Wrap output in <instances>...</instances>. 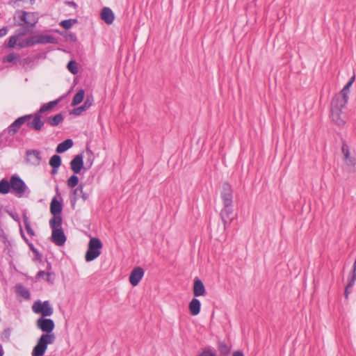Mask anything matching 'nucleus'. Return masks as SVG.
Wrapping results in <instances>:
<instances>
[{"instance_id":"5fc2aeb1","label":"nucleus","mask_w":356,"mask_h":356,"mask_svg":"<svg viewBox=\"0 0 356 356\" xmlns=\"http://www.w3.org/2000/svg\"><path fill=\"white\" fill-rule=\"evenodd\" d=\"M3 350L2 346L0 344V356H3Z\"/></svg>"},{"instance_id":"7c9ffc66","label":"nucleus","mask_w":356,"mask_h":356,"mask_svg":"<svg viewBox=\"0 0 356 356\" xmlns=\"http://www.w3.org/2000/svg\"><path fill=\"white\" fill-rule=\"evenodd\" d=\"M49 165L53 168H58L59 166L61 165L60 156L56 154L52 156L49 160Z\"/></svg>"},{"instance_id":"4d7b16f0","label":"nucleus","mask_w":356,"mask_h":356,"mask_svg":"<svg viewBox=\"0 0 356 356\" xmlns=\"http://www.w3.org/2000/svg\"><path fill=\"white\" fill-rule=\"evenodd\" d=\"M17 25H18V26H22V24H21V23H17Z\"/></svg>"},{"instance_id":"4be33fe9","label":"nucleus","mask_w":356,"mask_h":356,"mask_svg":"<svg viewBox=\"0 0 356 356\" xmlns=\"http://www.w3.org/2000/svg\"><path fill=\"white\" fill-rule=\"evenodd\" d=\"M200 302L196 298H193L190 302L188 307L191 315L196 316L200 312Z\"/></svg>"},{"instance_id":"1a4fd4ad","label":"nucleus","mask_w":356,"mask_h":356,"mask_svg":"<svg viewBox=\"0 0 356 356\" xmlns=\"http://www.w3.org/2000/svg\"><path fill=\"white\" fill-rule=\"evenodd\" d=\"M341 151L344 156L346 164L351 168H354L356 165V159L350 156V149L346 142H343L341 147Z\"/></svg>"},{"instance_id":"bb28decb","label":"nucleus","mask_w":356,"mask_h":356,"mask_svg":"<svg viewBox=\"0 0 356 356\" xmlns=\"http://www.w3.org/2000/svg\"><path fill=\"white\" fill-rule=\"evenodd\" d=\"M85 92L83 90L81 89L79 90L74 96L72 102V106H76L80 104L84 98Z\"/></svg>"},{"instance_id":"4c0bfd02","label":"nucleus","mask_w":356,"mask_h":356,"mask_svg":"<svg viewBox=\"0 0 356 356\" xmlns=\"http://www.w3.org/2000/svg\"><path fill=\"white\" fill-rule=\"evenodd\" d=\"M78 182H79V178L77 177V176L72 175L67 180V186L70 188H74L78 184Z\"/></svg>"},{"instance_id":"37998d69","label":"nucleus","mask_w":356,"mask_h":356,"mask_svg":"<svg viewBox=\"0 0 356 356\" xmlns=\"http://www.w3.org/2000/svg\"><path fill=\"white\" fill-rule=\"evenodd\" d=\"M87 109L82 105L81 106H79L74 109L72 110L71 112V114H73L74 115H81L83 111H86Z\"/></svg>"},{"instance_id":"aec40b11","label":"nucleus","mask_w":356,"mask_h":356,"mask_svg":"<svg viewBox=\"0 0 356 356\" xmlns=\"http://www.w3.org/2000/svg\"><path fill=\"white\" fill-rule=\"evenodd\" d=\"M62 209L61 203L56 198H54L50 204L51 213L53 216H59L62 212Z\"/></svg>"},{"instance_id":"a878e982","label":"nucleus","mask_w":356,"mask_h":356,"mask_svg":"<svg viewBox=\"0 0 356 356\" xmlns=\"http://www.w3.org/2000/svg\"><path fill=\"white\" fill-rule=\"evenodd\" d=\"M47 349V347L37 344L33 347L32 356H43Z\"/></svg>"},{"instance_id":"2f4dec72","label":"nucleus","mask_w":356,"mask_h":356,"mask_svg":"<svg viewBox=\"0 0 356 356\" xmlns=\"http://www.w3.org/2000/svg\"><path fill=\"white\" fill-rule=\"evenodd\" d=\"M218 350L221 355H227L230 352V348L224 342L218 343Z\"/></svg>"},{"instance_id":"ea45409f","label":"nucleus","mask_w":356,"mask_h":356,"mask_svg":"<svg viewBox=\"0 0 356 356\" xmlns=\"http://www.w3.org/2000/svg\"><path fill=\"white\" fill-rule=\"evenodd\" d=\"M76 22V20H72V19H66V20H63L60 23V25L65 29H70L73 24Z\"/></svg>"},{"instance_id":"3c124183","label":"nucleus","mask_w":356,"mask_h":356,"mask_svg":"<svg viewBox=\"0 0 356 356\" xmlns=\"http://www.w3.org/2000/svg\"><path fill=\"white\" fill-rule=\"evenodd\" d=\"M232 356H243V354L240 351L234 352Z\"/></svg>"},{"instance_id":"8fccbe9b","label":"nucleus","mask_w":356,"mask_h":356,"mask_svg":"<svg viewBox=\"0 0 356 356\" xmlns=\"http://www.w3.org/2000/svg\"><path fill=\"white\" fill-rule=\"evenodd\" d=\"M88 193H86L83 191V193H81V197L84 200L86 201L88 198Z\"/></svg>"},{"instance_id":"5701e85b","label":"nucleus","mask_w":356,"mask_h":356,"mask_svg":"<svg viewBox=\"0 0 356 356\" xmlns=\"http://www.w3.org/2000/svg\"><path fill=\"white\" fill-rule=\"evenodd\" d=\"M73 146V141L72 139H67L64 140L63 142L58 144V145L56 147V152L57 153H63L70 148H71Z\"/></svg>"},{"instance_id":"423d86ee","label":"nucleus","mask_w":356,"mask_h":356,"mask_svg":"<svg viewBox=\"0 0 356 356\" xmlns=\"http://www.w3.org/2000/svg\"><path fill=\"white\" fill-rule=\"evenodd\" d=\"M221 199L224 206H232L233 192L231 186L227 183L222 184Z\"/></svg>"},{"instance_id":"79ce46f5","label":"nucleus","mask_w":356,"mask_h":356,"mask_svg":"<svg viewBox=\"0 0 356 356\" xmlns=\"http://www.w3.org/2000/svg\"><path fill=\"white\" fill-rule=\"evenodd\" d=\"M18 55H17L15 53H11V54H9L8 56H6L3 59V62H8V63H11L13 62V60H15V59H17L18 58Z\"/></svg>"},{"instance_id":"6ab92c4d","label":"nucleus","mask_w":356,"mask_h":356,"mask_svg":"<svg viewBox=\"0 0 356 356\" xmlns=\"http://www.w3.org/2000/svg\"><path fill=\"white\" fill-rule=\"evenodd\" d=\"M206 293L205 287L202 282L196 278L194 281L193 294L195 296H204Z\"/></svg>"},{"instance_id":"7ed1b4c3","label":"nucleus","mask_w":356,"mask_h":356,"mask_svg":"<svg viewBox=\"0 0 356 356\" xmlns=\"http://www.w3.org/2000/svg\"><path fill=\"white\" fill-rule=\"evenodd\" d=\"M102 248L103 244L100 239L95 237L90 238L85 254L86 261L90 262L97 259L101 254Z\"/></svg>"},{"instance_id":"9d476101","label":"nucleus","mask_w":356,"mask_h":356,"mask_svg":"<svg viewBox=\"0 0 356 356\" xmlns=\"http://www.w3.org/2000/svg\"><path fill=\"white\" fill-rule=\"evenodd\" d=\"M33 46L37 44H54L56 39L49 35L38 34L32 36Z\"/></svg>"},{"instance_id":"39448f33","label":"nucleus","mask_w":356,"mask_h":356,"mask_svg":"<svg viewBox=\"0 0 356 356\" xmlns=\"http://www.w3.org/2000/svg\"><path fill=\"white\" fill-rule=\"evenodd\" d=\"M10 188L18 196L22 197L27 189V186L22 179L13 175L10 179Z\"/></svg>"},{"instance_id":"a19ab883","label":"nucleus","mask_w":356,"mask_h":356,"mask_svg":"<svg viewBox=\"0 0 356 356\" xmlns=\"http://www.w3.org/2000/svg\"><path fill=\"white\" fill-rule=\"evenodd\" d=\"M81 193H83V186L80 185L78 188L74 190L73 195L74 200H76L78 198L81 197Z\"/></svg>"},{"instance_id":"49530a36","label":"nucleus","mask_w":356,"mask_h":356,"mask_svg":"<svg viewBox=\"0 0 356 356\" xmlns=\"http://www.w3.org/2000/svg\"><path fill=\"white\" fill-rule=\"evenodd\" d=\"M10 333L11 330L10 328L6 329L3 333V338L6 339V340H8L10 338Z\"/></svg>"},{"instance_id":"393cba45","label":"nucleus","mask_w":356,"mask_h":356,"mask_svg":"<svg viewBox=\"0 0 356 356\" xmlns=\"http://www.w3.org/2000/svg\"><path fill=\"white\" fill-rule=\"evenodd\" d=\"M38 22V17L35 13L27 12L26 24L29 26H34Z\"/></svg>"},{"instance_id":"a18cd8bd","label":"nucleus","mask_w":356,"mask_h":356,"mask_svg":"<svg viewBox=\"0 0 356 356\" xmlns=\"http://www.w3.org/2000/svg\"><path fill=\"white\" fill-rule=\"evenodd\" d=\"M199 356H216V354L211 350H204Z\"/></svg>"},{"instance_id":"412c9836","label":"nucleus","mask_w":356,"mask_h":356,"mask_svg":"<svg viewBox=\"0 0 356 356\" xmlns=\"http://www.w3.org/2000/svg\"><path fill=\"white\" fill-rule=\"evenodd\" d=\"M44 125V122L41 120L40 113H38L33 116L32 122L28 123V126L33 128L35 130H40Z\"/></svg>"},{"instance_id":"c756f323","label":"nucleus","mask_w":356,"mask_h":356,"mask_svg":"<svg viewBox=\"0 0 356 356\" xmlns=\"http://www.w3.org/2000/svg\"><path fill=\"white\" fill-rule=\"evenodd\" d=\"M10 189V182H8L6 179L0 181V193L7 194Z\"/></svg>"},{"instance_id":"c03bdc74","label":"nucleus","mask_w":356,"mask_h":356,"mask_svg":"<svg viewBox=\"0 0 356 356\" xmlns=\"http://www.w3.org/2000/svg\"><path fill=\"white\" fill-rule=\"evenodd\" d=\"M92 102H93V99L92 97H88L86 99V101L84 102L83 106L86 108H89L92 104Z\"/></svg>"},{"instance_id":"e433bc0d","label":"nucleus","mask_w":356,"mask_h":356,"mask_svg":"<svg viewBox=\"0 0 356 356\" xmlns=\"http://www.w3.org/2000/svg\"><path fill=\"white\" fill-rule=\"evenodd\" d=\"M17 17L22 22L26 24V18H27V12L23 10H17L15 13V18Z\"/></svg>"},{"instance_id":"6e6d98bb","label":"nucleus","mask_w":356,"mask_h":356,"mask_svg":"<svg viewBox=\"0 0 356 356\" xmlns=\"http://www.w3.org/2000/svg\"><path fill=\"white\" fill-rule=\"evenodd\" d=\"M56 173H57V168H53L52 174H56Z\"/></svg>"},{"instance_id":"f3484780","label":"nucleus","mask_w":356,"mask_h":356,"mask_svg":"<svg viewBox=\"0 0 356 356\" xmlns=\"http://www.w3.org/2000/svg\"><path fill=\"white\" fill-rule=\"evenodd\" d=\"M101 19L107 24H111L115 19L113 12L110 8L104 7L101 11Z\"/></svg>"},{"instance_id":"09e8293b","label":"nucleus","mask_w":356,"mask_h":356,"mask_svg":"<svg viewBox=\"0 0 356 356\" xmlns=\"http://www.w3.org/2000/svg\"><path fill=\"white\" fill-rule=\"evenodd\" d=\"M8 29L6 27H3L0 29V38L6 35Z\"/></svg>"},{"instance_id":"4468645a","label":"nucleus","mask_w":356,"mask_h":356,"mask_svg":"<svg viewBox=\"0 0 356 356\" xmlns=\"http://www.w3.org/2000/svg\"><path fill=\"white\" fill-rule=\"evenodd\" d=\"M51 241L58 246H62L66 241L65 235L62 229L52 230Z\"/></svg>"},{"instance_id":"20e7f679","label":"nucleus","mask_w":356,"mask_h":356,"mask_svg":"<svg viewBox=\"0 0 356 356\" xmlns=\"http://www.w3.org/2000/svg\"><path fill=\"white\" fill-rule=\"evenodd\" d=\"M32 310L35 314H40L42 317L50 316L54 313V309L48 300L35 301L32 306Z\"/></svg>"},{"instance_id":"f257e3e1","label":"nucleus","mask_w":356,"mask_h":356,"mask_svg":"<svg viewBox=\"0 0 356 356\" xmlns=\"http://www.w3.org/2000/svg\"><path fill=\"white\" fill-rule=\"evenodd\" d=\"M36 326L43 334L37 341V344L47 347L48 345L54 343L56 334L53 332L55 324L53 320L40 317L36 321Z\"/></svg>"},{"instance_id":"cd10ccee","label":"nucleus","mask_w":356,"mask_h":356,"mask_svg":"<svg viewBox=\"0 0 356 356\" xmlns=\"http://www.w3.org/2000/svg\"><path fill=\"white\" fill-rule=\"evenodd\" d=\"M63 120V117L62 114L58 113L53 117H49L47 119V122L52 127L57 126Z\"/></svg>"},{"instance_id":"72a5a7b5","label":"nucleus","mask_w":356,"mask_h":356,"mask_svg":"<svg viewBox=\"0 0 356 356\" xmlns=\"http://www.w3.org/2000/svg\"><path fill=\"white\" fill-rule=\"evenodd\" d=\"M23 219H24V223L25 229H26L27 233L30 236H34L35 235V232L32 229V228L31 227L30 222H29V220L28 217L26 215H24V217H23Z\"/></svg>"},{"instance_id":"13d9d810","label":"nucleus","mask_w":356,"mask_h":356,"mask_svg":"<svg viewBox=\"0 0 356 356\" xmlns=\"http://www.w3.org/2000/svg\"><path fill=\"white\" fill-rule=\"evenodd\" d=\"M71 6H73V5H75V3L74 2H71Z\"/></svg>"},{"instance_id":"6e6552de","label":"nucleus","mask_w":356,"mask_h":356,"mask_svg":"<svg viewBox=\"0 0 356 356\" xmlns=\"http://www.w3.org/2000/svg\"><path fill=\"white\" fill-rule=\"evenodd\" d=\"M26 158L28 163L35 166L39 165L42 160L40 152L37 149L27 150Z\"/></svg>"},{"instance_id":"a211bd4d","label":"nucleus","mask_w":356,"mask_h":356,"mask_svg":"<svg viewBox=\"0 0 356 356\" xmlns=\"http://www.w3.org/2000/svg\"><path fill=\"white\" fill-rule=\"evenodd\" d=\"M220 216L224 224H226L227 222L230 223L234 218L232 206H224Z\"/></svg>"},{"instance_id":"f8f14e48","label":"nucleus","mask_w":356,"mask_h":356,"mask_svg":"<svg viewBox=\"0 0 356 356\" xmlns=\"http://www.w3.org/2000/svg\"><path fill=\"white\" fill-rule=\"evenodd\" d=\"M28 26H24L22 29H18L15 35L10 36L9 38L6 47H13V44L16 43L15 42L17 41L18 37H23L26 34L31 33V31H30Z\"/></svg>"},{"instance_id":"603ef678","label":"nucleus","mask_w":356,"mask_h":356,"mask_svg":"<svg viewBox=\"0 0 356 356\" xmlns=\"http://www.w3.org/2000/svg\"><path fill=\"white\" fill-rule=\"evenodd\" d=\"M16 1H29L31 4H33L35 0H15Z\"/></svg>"},{"instance_id":"ddd939ff","label":"nucleus","mask_w":356,"mask_h":356,"mask_svg":"<svg viewBox=\"0 0 356 356\" xmlns=\"http://www.w3.org/2000/svg\"><path fill=\"white\" fill-rule=\"evenodd\" d=\"M144 270L140 267H136L133 269L129 276V282L132 286H136L138 284L143 277Z\"/></svg>"},{"instance_id":"2eb2a0df","label":"nucleus","mask_w":356,"mask_h":356,"mask_svg":"<svg viewBox=\"0 0 356 356\" xmlns=\"http://www.w3.org/2000/svg\"><path fill=\"white\" fill-rule=\"evenodd\" d=\"M70 167L74 174H79L83 168V156L77 154L70 162Z\"/></svg>"},{"instance_id":"c9c22d12","label":"nucleus","mask_w":356,"mask_h":356,"mask_svg":"<svg viewBox=\"0 0 356 356\" xmlns=\"http://www.w3.org/2000/svg\"><path fill=\"white\" fill-rule=\"evenodd\" d=\"M17 292L25 298H28L30 295L28 289L22 285L17 286Z\"/></svg>"},{"instance_id":"473e14b6","label":"nucleus","mask_w":356,"mask_h":356,"mask_svg":"<svg viewBox=\"0 0 356 356\" xmlns=\"http://www.w3.org/2000/svg\"><path fill=\"white\" fill-rule=\"evenodd\" d=\"M86 154L87 156L86 163L88 164L87 169H89L93 164L95 156H94V154L92 153V152L90 149H89L88 148H87L86 150Z\"/></svg>"},{"instance_id":"58836bf2","label":"nucleus","mask_w":356,"mask_h":356,"mask_svg":"<svg viewBox=\"0 0 356 356\" xmlns=\"http://www.w3.org/2000/svg\"><path fill=\"white\" fill-rule=\"evenodd\" d=\"M355 281H353L352 282V279L348 278V282L346 286L345 287L344 291V296L345 298L347 299L348 297L349 293H350V289L354 286Z\"/></svg>"},{"instance_id":"de8ad7c7","label":"nucleus","mask_w":356,"mask_h":356,"mask_svg":"<svg viewBox=\"0 0 356 356\" xmlns=\"http://www.w3.org/2000/svg\"><path fill=\"white\" fill-rule=\"evenodd\" d=\"M46 275L47 276V280H49V277L50 276V273H45L44 271H42V270H40L38 273L37 274V277L38 278H40V277H42L43 276Z\"/></svg>"},{"instance_id":"864d4df0","label":"nucleus","mask_w":356,"mask_h":356,"mask_svg":"<svg viewBox=\"0 0 356 356\" xmlns=\"http://www.w3.org/2000/svg\"><path fill=\"white\" fill-rule=\"evenodd\" d=\"M20 232H21V235H22V238L24 239V241H25L26 243H28V239H27V238H26V237L24 236V233H23V232H22V229H21V231H20Z\"/></svg>"},{"instance_id":"c85d7f7f","label":"nucleus","mask_w":356,"mask_h":356,"mask_svg":"<svg viewBox=\"0 0 356 356\" xmlns=\"http://www.w3.org/2000/svg\"><path fill=\"white\" fill-rule=\"evenodd\" d=\"M58 101L59 100L51 101V102H49L47 104H45L42 105L40 107V108L39 109L38 113L41 114V113H43L44 112H46V111H50L56 105H57V104L58 103Z\"/></svg>"},{"instance_id":"9b49d317","label":"nucleus","mask_w":356,"mask_h":356,"mask_svg":"<svg viewBox=\"0 0 356 356\" xmlns=\"http://www.w3.org/2000/svg\"><path fill=\"white\" fill-rule=\"evenodd\" d=\"M32 115H26L17 119L11 125L8 127V133L10 135H14L17 132L20 127L28 120L31 118Z\"/></svg>"},{"instance_id":"dca6fc26","label":"nucleus","mask_w":356,"mask_h":356,"mask_svg":"<svg viewBox=\"0 0 356 356\" xmlns=\"http://www.w3.org/2000/svg\"><path fill=\"white\" fill-rule=\"evenodd\" d=\"M16 43L13 44V47H8L10 49H21L23 48H26L28 47L33 46L32 36L26 38H23V37H18Z\"/></svg>"},{"instance_id":"b1692460","label":"nucleus","mask_w":356,"mask_h":356,"mask_svg":"<svg viewBox=\"0 0 356 356\" xmlns=\"http://www.w3.org/2000/svg\"><path fill=\"white\" fill-rule=\"evenodd\" d=\"M62 225V217L59 216H54L49 220V225L52 230L60 229Z\"/></svg>"},{"instance_id":"0eeeda50","label":"nucleus","mask_w":356,"mask_h":356,"mask_svg":"<svg viewBox=\"0 0 356 356\" xmlns=\"http://www.w3.org/2000/svg\"><path fill=\"white\" fill-rule=\"evenodd\" d=\"M355 76H353L349 81L344 86L341 90L340 94L336 95L332 99L342 102V104H347L348 99V92L350 86L353 85L355 81Z\"/></svg>"},{"instance_id":"f03ea898","label":"nucleus","mask_w":356,"mask_h":356,"mask_svg":"<svg viewBox=\"0 0 356 356\" xmlns=\"http://www.w3.org/2000/svg\"><path fill=\"white\" fill-rule=\"evenodd\" d=\"M346 104L332 99L331 102V118L332 121L339 127L343 126L346 123V115L343 112Z\"/></svg>"},{"instance_id":"f704fd0d","label":"nucleus","mask_w":356,"mask_h":356,"mask_svg":"<svg viewBox=\"0 0 356 356\" xmlns=\"http://www.w3.org/2000/svg\"><path fill=\"white\" fill-rule=\"evenodd\" d=\"M68 70L73 74H76L78 72L77 63L74 60H70L67 66Z\"/></svg>"}]
</instances>
